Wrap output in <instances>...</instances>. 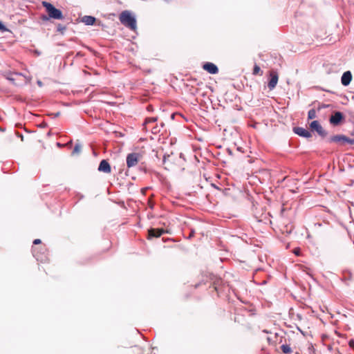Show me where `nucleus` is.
I'll return each mask as SVG.
<instances>
[{
    "mask_svg": "<svg viewBox=\"0 0 354 354\" xmlns=\"http://www.w3.org/2000/svg\"><path fill=\"white\" fill-rule=\"evenodd\" d=\"M42 5L46 8V12L50 18L57 20L63 19L62 12L60 10L57 9L51 3L46 1H43Z\"/></svg>",
    "mask_w": 354,
    "mask_h": 354,
    "instance_id": "f257e3e1",
    "label": "nucleus"
},
{
    "mask_svg": "<svg viewBox=\"0 0 354 354\" xmlns=\"http://www.w3.org/2000/svg\"><path fill=\"white\" fill-rule=\"evenodd\" d=\"M140 155L138 153H129L127 156V165L129 168L134 167L139 161Z\"/></svg>",
    "mask_w": 354,
    "mask_h": 354,
    "instance_id": "f03ea898",
    "label": "nucleus"
},
{
    "mask_svg": "<svg viewBox=\"0 0 354 354\" xmlns=\"http://www.w3.org/2000/svg\"><path fill=\"white\" fill-rule=\"evenodd\" d=\"M310 127L312 130L317 131V133L322 138L326 137L327 135L326 131L323 129L317 120L313 121L310 124Z\"/></svg>",
    "mask_w": 354,
    "mask_h": 354,
    "instance_id": "7ed1b4c3",
    "label": "nucleus"
},
{
    "mask_svg": "<svg viewBox=\"0 0 354 354\" xmlns=\"http://www.w3.org/2000/svg\"><path fill=\"white\" fill-rule=\"evenodd\" d=\"M120 22H136V18L129 10H124L120 15Z\"/></svg>",
    "mask_w": 354,
    "mask_h": 354,
    "instance_id": "20e7f679",
    "label": "nucleus"
},
{
    "mask_svg": "<svg viewBox=\"0 0 354 354\" xmlns=\"http://www.w3.org/2000/svg\"><path fill=\"white\" fill-rule=\"evenodd\" d=\"M343 118V114L339 111H336L333 115L330 116L329 121L330 124L335 126H337L340 124Z\"/></svg>",
    "mask_w": 354,
    "mask_h": 354,
    "instance_id": "39448f33",
    "label": "nucleus"
},
{
    "mask_svg": "<svg viewBox=\"0 0 354 354\" xmlns=\"http://www.w3.org/2000/svg\"><path fill=\"white\" fill-rule=\"evenodd\" d=\"M293 131L297 135L304 137V138H308L312 136L311 133L303 127H294Z\"/></svg>",
    "mask_w": 354,
    "mask_h": 354,
    "instance_id": "423d86ee",
    "label": "nucleus"
},
{
    "mask_svg": "<svg viewBox=\"0 0 354 354\" xmlns=\"http://www.w3.org/2000/svg\"><path fill=\"white\" fill-rule=\"evenodd\" d=\"M203 68L207 71L209 73L214 75L218 73V67L212 62H206L203 64Z\"/></svg>",
    "mask_w": 354,
    "mask_h": 354,
    "instance_id": "0eeeda50",
    "label": "nucleus"
},
{
    "mask_svg": "<svg viewBox=\"0 0 354 354\" xmlns=\"http://www.w3.org/2000/svg\"><path fill=\"white\" fill-rule=\"evenodd\" d=\"M352 80V74L350 71L344 72L341 77V83L343 86H347Z\"/></svg>",
    "mask_w": 354,
    "mask_h": 354,
    "instance_id": "6e6552de",
    "label": "nucleus"
},
{
    "mask_svg": "<svg viewBox=\"0 0 354 354\" xmlns=\"http://www.w3.org/2000/svg\"><path fill=\"white\" fill-rule=\"evenodd\" d=\"M165 231L163 229L159 228H151L148 230V238L151 239L153 237H160L163 234Z\"/></svg>",
    "mask_w": 354,
    "mask_h": 354,
    "instance_id": "1a4fd4ad",
    "label": "nucleus"
},
{
    "mask_svg": "<svg viewBox=\"0 0 354 354\" xmlns=\"http://www.w3.org/2000/svg\"><path fill=\"white\" fill-rule=\"evenodd\" d=\"M98 170L106 174H109L111 171V166L106 160H102L100 162Z\"/></svg>",
    "mask_w": 354,
    "mask_h": 354,
    "instance_id": "9d476101",
    "label": "nucleus"
},
{
    "mask_svg": "<svg viewBox=\"0 0 354 354\" xmlns=\"http://www.w3.org/2000/svg\"><path fill=\"white\" fill-rule=\"evenodd\" d=\"M278 82V75L276 73H270V79L268 82V86L270 90H272L275 88Z\"/></svg>",
    "mask_w": 354,
    "mask_h": 354,
    "instance_id": "9b49d317",
    "label": "nucleus"
},
{
    "mask_svg": "<svg viewBox=\"0 0 354 354\" xmlns=\"http://www.w3.org/2000/svg\"><path fill=\"white\" fill-rule=\"evenodd\" d=\"M329 142H348L349 140L344 136L337 135L332 136L328 140Z\"/></svg>",
    "mask_w": 354,
    "mask_h": 354,
    "instance_id": "f8f14e48",
    "label": "nucleus"
},
{
    "mask_svg": "<svg viewBox=\"0 0 354 354\" xmlns=\"http://www.w3.org/2000/svg\"><path fill=\"white\" fill-rule=\"evenodd\" d=\"M56 29L61 35H64V31L66 30V26L64 24H58Z\"/></svg>",
    "mask_w": 354,
    "mask_h": 354,
    "instance_id": "ddd939ff",
    "label": "nucleus"
},
{
    "mask_svg": "<svg viewBox=\"0 0 354 354\" xmlns=\"http://www.w3.org/2000/svg\"><path fill=\"white\" fill-rule=\"evenodd\" d=\"M281 351L285 354H289L292 353V349L288 344H283L281 346Z\"/></svg>",
    "mask_w": 354,
    "mask_h": 354,
    "instance_id": "4468645a",
    "label": "nucleus"
},
{
    "mask_svg": "<svg viewBox=\"0 0 354 354\" xmlns=\"http://www.w3.org/2000/svg\"><path fill=\"white\" fill-rule=\"evenodd\" d=\"M80 22H95V18L91 16H84Z\"/></svg>",
    "mask_w": 354,
    "mask_h": 354,
    "instance_id": "2eb2a0df",
    "label": "nucleus"
},
{
    "mask_svg": "<svg viewBox=\"0 0 354 354\" xmlns=\"http://www.w3.org/2000/svg\"><path fill=\"white\" fill-rule=\"evenodd\" d=\"M123 24L125 26V27L127 29L132 30L133 32H136V30L137 28V26H136L137 24Z\"/></svg>",
    "mask_w": 354,
    "mask_h": 354,
    "instance_id": "dca6fc26",
    "label": "nucleus"
},
{
    "mask_svg": "<svg viewBox=\"0 0 354 354\" xmlns=\"http://www.w3.org/2000/svg\"><path fill=\"white\" fill-rule=\"evenodd\" d=\"M316 116H317L316 111L314 109L309 110V111L308 113V119H310V120L314 119L316 118Z\"/></svg>",
    "mask_w": 354,
    "mask_h": 354,
    "instance_id": "f3484780",
    "label": "nucleus"
},
{
    "mask_svg": "<svg viewBox=\"0 0 354 354\" xmlns=\"http://www.w3.org/2000/svg\"><path fill=\"white\" fill-rule=\"evenodd\" d=\"M157 120V118H149L145 120L144 124L148 125L150 123L155 122Z\"/></svg>",
    "mask_w": 354,
    "mask_h": 354,
    "instance_id": "a211bd4d",
    "label": "nucleus"
},
{
    "mask_svg": "<svg viewBox=\"0 0 354 354\" xmlns=\"http://www.w3.org/2000/svg\"><path fill=\"white\" fill-rule=\"evenodd\" d=\"M82 147L80 144H76L73 151V153H79L81 151Z\"/></svg>",
    "mask_w": 354,
    "mask_h": 354,
    "instance_id": "6ab92c4d",
    "label": "nucleus"
},
{
    "mask_svg": "<svg viewBox=\"0 0 354 354\" xmlns=\"http://www.w3.org/2000/svg\"><path fill=\"white\" fill-rule=\"evenodd\" d=\"M0 32L2 33L5 32H11V31L8 28H6L3 24H0Z\"/></svg>",
    "mask_w": 354,
    "mask_h": 354,
    "instance_id": "aec40b11",
    "label": "nucleus"
},
{
    "mask_svg": "<svg viewBox=\"0 0 354 354\" xmlns=\"http://www.w3.org/2000/svg\"><path fill=\"white\" fill-rule=\"evenodd\" d=\"M261 71V68L259 66L255 65L253 68V74L257 75Z\"/></svg>",
    "mask_w": 354,
    "mask_h": 354,
    "instance_id": "412c9836",
    "label": "nucleus"
},
{
    "mask_svg": "<svg viewBox=\"0 0 354 354\" xmlns=\"http://www.w3.org/2000/svg\"><path fill=\"white\" fill-rule=\"evenodd\" d=\"M294 253H295L296 255L299 256V255L300 254V249H299V248H295V249L294 250Z\"/></svg>",
    "mask_w": 354,
    "mask_h": 354,
    "instance_id": "4be33fe9",
    "label": "nucleus"
},
{
    "mask_svg": "<svg viewBox=\"0 0 354 354\" xmlns=\"http://www.w3.org/2000/svg\"><path fill=\"white\" fill-rule=\"evenodd\" d=\"M41 243V240L39 239H35L34 241H33V243L37 245V244H39Z\"/></svg>",
    "mask_w": 354,
    "mask_h": 354,
    "instance_id": "5701e85b",
    "label": "nucleus"
},
{
    "mask_svg": "<svg viewBox=\"0 0 354 354\" xmlns=\"http://www.w3.org/2000/svg\"><path fill=\"white\" fill-rule=\"evenodd\" d=\"M194 230H192L189 236H188V239H191L192 236H194Z\"/></svg>",
    "mask_w": 354,
    "mask_h": 354,
    "instance_id": "b1692460",
    "label": "nucleus"
},
{
    "mask_svg": "<svg viewBox=\"0 0 354 354\" xmlns=\"http://www.w3.org/2000/svg\"><path fill=\"white\" fill-rule=\"evenodd\" d=\"M348 344H349L350 347H353L354 346V341L353 339L350 340Z\"/></svg>",
    "mask_w": 354,
    "mask_h": 354,
    "instance_id": "393cba45",
    "label": "nucleus"
},
{
    "mask_svg": "<svg viewBox=\"0 0 354 354\" xmlns=\"http://www.w3.org/2000/svg\"><path fill=\"white\" fill-rule=\"evenodd\" d=\"M37 83L38 86H40V87L42 86V85H43L41 81H40V80H38L37 82Z\"/></svg>",
    "mask_w": 354,
    "mask_h": 354,
    "instance_id": "a878e982",
    "label": "nucleus"
},
{
    "mask_svg": "<svg viewBox=\"0 0 354 354\" xmlns=\"http://www.w3.org/2000/svg\"><path fill=\"white\" fill-rule=\"evenodd\" d=\"M35 257H36V259H37V261H44V259H39V257H37L36 255H35Z\"/></svg>",
    "mask_w": 354,
    "mask_h": 354,
    "instance_id": "bb28decb",
    "label": "nucleus"
},
{
    "mask_svg": "<svg viewBox=\"0 0 354 354\" xmlns=\"http://www.w3.org/2000/svg\"><path fill=\"white\" fill-rule=\"evenodd\" d=\"M12 82H14L15 79L10 76V78H8Z\"/></svg>",
    "mask_w": 354,
    "mask_h": 354,
    "instance_id": "cd10ccee",
    "label": "nucleus"
},
{
    "mask_svg": "<svg viewBox=\"0 0 354 354\" xmlns=\"http://www.w3.org/2000/svg\"><path fill=\"white\" fill-rule=\"evenodd\" d=\"M156 128H154V130H153V132L154 133H157V130L156 129Z\"/></svg>",
    "mask_w": 354,
    "mask_h": 354,
    "instance_id": "c85d7f7f",
    "label": "nucleus"
},
{
    "mask_svg": "<svg viewBox=\"0 0 354 354\" xmlns=\"http://www.w3.org/2000/svg\"><path fill=\"white\" fill-rule=\"evenodd\" d=\"M86 25H93L94 24L93 23H91V24H86Z\"/></svg>",
    "mask_w": 354,
    "mask_h": 354,
    "instance_id": "c756f323",
    "label": "nucleus"
},
{
    "mask_svg": "<svg viewBox=\"0 0 354 354\" xmlns=\"http://www.w3.org/2000/svg\"><path fill=\"white\" fill-rule=\"evenodd\" d=\"M59 115V113H56V116H58Z\"/></svg>",
    "mask_w": 354,
    "mask_h": 354,
    "instance_id": "7c9ffc66",
    "label": "nucleus"
}]
</instances>
